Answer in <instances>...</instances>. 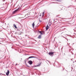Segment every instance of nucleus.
Instances as JSON below:
<instances>
[{"instance_id":"obj_25","label":"nucleus","mask_w":76,"mask_h":76,"mask_svg":"<svg viewBox=\"0 0 76 76\" xmlns=\"http://www.w3.org/2000/svg\"><path fill=\"white\" fill-rule=\"evenodd\" d=\"M54 20V21H55V20Z\"/></svg>"},{"instance_id":"obj_19","label":"nucleus","mask_w":76,"mask_h":76,"mask_svg":"<svg viewBox=\"0 0 76 76\" xmlns=\"http://www.w3.org/2000/svg\"><path fill=\"white\" fill-rule=\"evenodd\" d=\"M2 75V74H1V73L0 74V75Z\"/></svg>"},{"instance_id":"obj_1","label":"nucleus","mask_w":76,"mask_h":76,"mask_svg":"<svg viewBox=\"0 0 76 76\" xmlns=\"http://www.w3.org/2000/svg\"><path fill=\"white\" fill-rule=\"evenodd\" d=\"M54 53L53 52H50L48 53V54L49 55H51L50 56H51V57H53V56L52 55H53Z\"/></svg>"},{"instance_id":"obj_23","label":"nucleus","mask_w":76,"mask_h":76,"mask_svg":"<svg viewBox=\"0 0 76 76\" xmlns=\"http://www.w3.org/2000/svg\"><path fill=\"white\" fill-rule=\"evenodd\" d=\"M66 39L67 40V41H68V40H67V39Z\"/></svg>"},{"instance_id":"obj_5","label":"nucleus","mask_w":76,"mask_h":76,"mask_svg":"<svg viewBox=\"0 0 76 76\" xmlns=\"http://www.w3.org/2000/svg\"><path fill=\"white\" fill-rule=\"evenodd\" d=\"M35 58V57L33 56H30L28 57V59H29V58Z\"/></svg>"},{"instance_id":"obj_24","label":"nucleus","mask_w":76,"mask_h":76,"mask_svg":"<svg viewBox=\"0 0 76 76\" xmlns=\"http://www.w3.org/2000/svg\"><path fill=\"white\" fill-rule=\"evenodd\" d=\"M11 48H13V47H11Z\"/></svg>"},{"instance_id":"obj_8","label":"nucleus","mask_w":76,"mask_h":76,"mask_svg":"<svg viewBox=\"0 0 76 76\" xmlns=\"http://www.w3.org/2000/svg\"><path fill=\"white\" fill-rule=\"evenodd\" d=\"M48 29V26L47 25L46 27V30L47 31Z\"/></svg>"},{"instance_id":"obj_16","label":"nucleus","mask_w":76,"mask_h":76,"mask_svg":"<svg viewBox=\"0 0 76 76\" xmlns=\"http://www.w3.org/2000/svg\"><path fill=\"white\" fill-rule=\"evenodd\" d=\"M53 3H58L53 2Z\"/></svg>"},{"instance_id":"obj_3","label":"nucleus","mask_w":76,"mask_h":76,"mask_svg":"<svg viewBox=\"0 0 76 76\" xmlns=\"http://www.w3.org/2000/svg\"><path fill=\"white\" fill-rule=\"evenodd\" d=\"M19 8H18L16 10H15V11H14L13 12V13H15L16 12H17V11H18V10H19Z\"/></svg>"},{"instance_id":"obj_22","label":"nucleus","mask_w":76,"mask_h":76,"mask_svg":"<svg viewBox=\"0 0 76 76\" xmlns=\"http://www.w3.org/2000/svg\"><path fill=\"white\" fill-rule=\"evenodd\" d=\"M3 1H4V0H3Z\"/></svg>"},{"instance_id":"obj_10","label":"nucleus","mask_w":76,"mask_h":76,"mask_svg":"<svg viewBox=\"0 0 76 76\" xmlns=\"http://www.w3.org/2000/svg\"><path fill=\"white\" fill-rule=\"evenodd\" d=\"M56 1H61V0H56Z\"/></svg>"},{"instance_id":"obj_11","label":"nucleus","mask_w":76,"mask_h":76,"mask_svg":"<svg viewBox=\"0 0 76 76\" xmlns=\"http://www.w3.org/2000/svg\"><path fill=\"white\" fill-rule=\"evenodd\" d=\"M39 32L40 34H41L42 35V31H39Z\"/></svg>"},{"instance_id":"obj_20","label":"nucleus","mask_w":76,"mask_h":76,"mask_svg":"<svg viewBox=\"0 0 76 76\" xmlns=\"http://www.w3.org/2000/svg\"><path fill=\"white\" fill-rule=\"evenodd\" d=\"M39 16H41V15H39Z\"/></svg>"},{"instance_id":"obj_28","label":"nucleus","mask_w":76,"mask_h":76,"mask_svg":"<svg viewBox=\"0 0 76 76\" xmlns=\"http://www.w3.org/2000/svg\"><path fill=\"white\" fill-rule=\"evenodd\" d=\"M21 60H22V58H21Z\"/></svg>"},{"instance_id":"obj_9","label":"nucleus","mask_w":76,"mask_h":76,"mask_svg":"<svg viewBox=\"0 0 76 76\" xmlns=\"http://www.w3.org/2000/svg\"><path fill=\"white\" fill-rule=\"evenodd\" d=\"M14 27H15V28H16V29H17V28H18L17 27H16V25L15 24H14Z\"/></svg>"},{"instance_id":"obj_26","label":"nucleus","mask_w":76,"mask_h":76,"mask_svg":"<svg viewBox=\"0 0 76 76\" xmlns=\"http://www.w3.org/2000/svg\"><path fill=\"white\" fill-rule=\"evenodd\" d=\"M0 44H1V43H0Z\"/></svg>"},{"instance_id":"obj_18","label":"nucleus","mask_w":76,"mask_h":76,"mask_svg":"<svg viewBox=\"0 0 76 76\" xmlns=\"http://www.w3.org/2000/svg\"><path fill=\"white\" fill-rule=\"evenodd\" d=\"M51 24H49V26H51Z\"/></svg>"},{"instance_id":"obj_13","label":"nucleus","mask_w":76,"mask_h":76,"mask_svg":"<svg viewBox=\"0 0 76 76\" xmlns=\"http://www.w3.org/2000/svg\"><path fill=\"white\" fill-rule=\"evenodd\" d=\"M44 13H45L44 12L42 13V16H44Z\"/></svg>"},{"instance_id":"obj_2","label":"nucleus","mask_w":76,"mask_h":76,"mask_svg":"<svg viewBox=\"0 0 76 76\" xmlns=\"http://www.w3.org/2000/svg\"><path fill=\"white\" fill-rule=\"evenodd\" d=\"M10 73V71L9 69L7 70V72L6 73V75L7 76H9V73Z\"/></svg>"},{"instance_id":"obj_12","label":"nucleus","mask_w":76,"mask_h":76,"mask_svg":"<svg viewBox=\"0 0 76 76\" xmlns=\"http://www.w3.org/2000/svg\"><path fill=\"white\" fill-rule=\"evenodd\" d=\"M41 65V63L40 64H39L37 66V67H39L40 66V65Z\"/></svg>"},{"instance_id":"obj_29","label":"nucleus","mask_w":76,"mask_h":76,"mask_svg":"<svg viewBox=\"0 0 76 76\" xmlns=\"http://www.w3.org/2000/svg\"><path fill=\"white\" fill-rule=\"evenodd\" d=\"M75 28H76V27H75Z\"/></svg>"},{"instance_id":"obj_7","label":"nucleus","mask_w":76,"mask_h":76,"mask_svg":"<svg viewBox=\"0 0 76 76\" xmlns=\"http://www.w3.org/2000/svg\"><path fill=\"white\" fill-rule=\"evenodd\" d=\"M32 27H33V28H34V26H35V23L34 22L32 25Z\"/></svg>"},{"instance_id":"obj_14","label":"nucleus","mask_w":76,"mask_h":76,"mask_svg":"<svg viewBox=\"0 0 76 76\" xmlns=\"http://www.w3.org/2000/svg\"><path fill=\"white\" fill-rule=\"evenodd\" d=\"M22 18H23V17H19L18 19H22Z\"/></svg>"},{"instance_id":"obj_21","label":"nucleus","mask_w":76,"mask_h":76,"mask_svg":"<svg viewBox=\"0 0 76 76\" xmlns=\"http://www.w3.org/2000/svg\"><path fill=\"white\" fill-rule=\"evenodd\" d=\"M25 63H26V61L25 60Z\"/></svg>"},{"instance_id":"obj_6","label":"nucleus","mask_w":76,"mask_h":76,"mask_svg":"<svg viewBox=\"0 0 76 76\" xmlns=\"http://www.w3.org/2000/svg\"><path fill=\"white\" fill-rule=\"evenodd\" d=\"M38 38L39 39H41V35H39L38 37Z\"/></svg>"},{"instance_id":"obj_17","label":"nucleus","mask_w":76,"mask_h":76,"mask_svg":"<svg viewBox=\"0 0 76 76\" xmlns=\"http://www.w3.org/2000/svg\"><path fill=\"white\" fill-rule=\"evenodd\" d=\"M47 61H48V62H49V63H50V61H48V60H46Z\"/></svg>"},{"instance_id":"obj_4","label":"nucleus","mask_w":76,"mask_h":76,"mask_svg":"<svg viewBox=\"0 0 76 76\" xmlns=\"http://www.w3.org/2000/svg\"><path fill=\"white\" fill-rule=\"evenodd\" d=\"M28 63L30 65H31V64H32V63H33V62H32V61L31 60L29 61L28 62Z\"/></svg>"},{"instance_id":"obj_15","label":"nucleus","mask_w":76,"mask_h":76,"mask_svg":"<svg viewBox=\"0 0 76 76\" xmlns=\"http://www.w3.org/2000/svg\"><path fill=\"white\" fill-rule=\"evenodd\" d=\"M39 22H42V21L41 20H39Z\"/></svg>"},{"instance_id":"obj_27","label":"nucleus","mask_w":76,"mask_h":76,"mask_svg":"<svg viewBox=\"0 0 76 76\" xmlns=\"http://www.w3.org/2000/svg\"><path fill=\"white\" fill-rule=\"evenodd\" d=\"M69 44H70V43H69V44L68 45H69Z\"/></svg>"}]
</instances>
